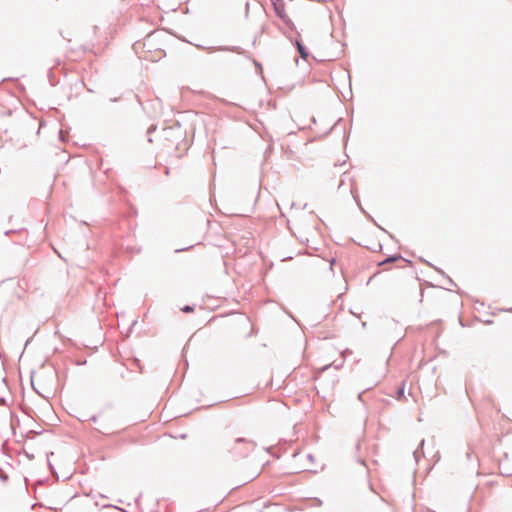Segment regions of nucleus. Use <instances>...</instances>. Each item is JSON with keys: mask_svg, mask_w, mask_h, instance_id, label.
Returning <instances> with one entry per match:
<instances>
[{"mask_svg": "<svg viewBox=\"0 0 512 512\" xmlns=\"http://www.w3.org/2000/svg\"><path fill=\"white\" fill-rule=\"evenodd\" d=\"M143 52L146 58L151 61L161 59L164 55V43L161 41L157 33L147 35L142 43Z\"/></svg>", "mask_w": 512, "mask_h": 512, "instance_id": "f257e3e1", "label": "nucleus"}, {"mask_svg": "<svg viewBox=\"0 0 512 512\" xmlns=\"http://www.w3.org/2000/svg\"><path fill=\"white\" fill-rule=\"evenodd\" d=\"M224 447L227 452L233 455L246 457L254 450L255 444L246 438L231 437L225 441Z\"/></svg>", "mask_w": 512, "mask_h": 512, "instance_id": "f03ea898", "label": "nucleus"}, {"mask_svg": "<svg viewBox=\"0 0 512 512\" xmlns=\"http://www.w3.org/2000/svg\"><path fill=\"white\" fill-rule=\"evenodd\" d=\"M260 467L259 465H254L253 467H250L248 470H245L244 468L241 469V473L245 476V479L248 481L253 480L260 474Z\"/></svg>", "mask_w": 512, "mask_h": 512, "instance_id": "7ed1b4c3", "label": "nucleus"}, {"mask_svg": "<svg viewBox=\"0 0 512 512\" xmlns=\"http://www.w3.org/2000/svg\"><path fill=\"white\" fill-rule=\"evenodd\" d=\"M402 260H403V258L400 255H396V256L388 257L385 260L379 262V265L382 266V265H386L388 263L402 261Z\"/></svg>", "mask_w": 512, "mask_h": 512, "instance_id": "20e7f679", "label": "nucleus"}, {"mask_svg": "<svg viewBox=\"0 0 512 512\" xmlns=\"http://www.w3.org/2000/svg\"><path fill=\"white\" fill-rule=\"evenodd\" d=\"M275 10H276L277 15L280 18L285 19L287 17V13H286L285 8L283 6L282 7L275 6Z\"/></svg>", "mask_w": 512, "mask_h": 512, "instance_id": "39448f33", "label": "nucleus"}, {"mask_svg": "<svg viewBox=\"0 0 512 512\" xmlns=\"http://www.w3.org/2000/svg\"><path fill=\"white\" fill-rule=\"evenodd\" d=\"M298 51L303 59L308 57V53L300 42H297Z\"/></svg>", "mask_w": 512, "mask_h": 512, "instance_id": "423d86ee", "label": "nucleus"}, {"mask_svg": "<svg viewBox=\"0 0 512 512\" xmlns=\"http://www.w3.org/2000/svg\"><path fill=\"white\" fill-rule=\"evenodd\" d=\"M184 311H190V307L186 306L185 308H183Z\"/></svg>", "mask_w": 512, "mask_h": 512, "instance_id": "0eeeda50", "label": "nucleus"}]
</instances>
